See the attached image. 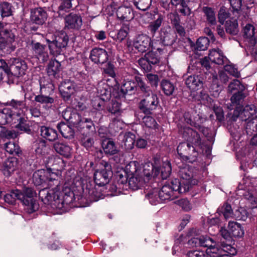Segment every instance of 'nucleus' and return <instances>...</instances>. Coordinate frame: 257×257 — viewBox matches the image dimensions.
Wrapping results in <instances>:
<instances>
[{"mask_svg": "<svg viewBox=\"0 0 257 257\" xmlns=\"http://www.w3.org/2000/svg\"><path fill=\"white\" fill-rule=\"evenodd\" d=\"M102 147L105 154L108 155L116 154L119 151L115 143L110 139L104 140L102 143Z\"/></svg>", "mask_w": 257, "mask_h": 257, "instance_id": "cd10ccee", "label": "nucleus"}, {"mask_svg": "<svg viewBox=\"0 0 257 257\" xmlns=\"http://www.w3.org/2000/svg\"><path fill=\"white\" fill-rule=\"evenodd\" d=\"M224 70L233 76L238 78L240 77V73L237 68L233 64L226 65L224 66Z\"/></svg>", "mask_w": 257, "mask_h": 257, "instance_id": "5fc2aeb1", "label": "nucleus"}, {"mask_svg": "<svg viewBox=\"0 0 257 257\" xmlns=\"http://www.w3.org/2000/svg\"><path fill=\"white\" fill-rule=\"evenodd\" d=\"M104 167L103 169L96 170L94 174V181L99 186L107 184L112 175L110 166L105 162Z\"/></svg>", "mask_w": 257, "mask_h": 257, "instance_id": "9d476101", "label": "nucleus"}, {"mask_svg": "<svg viewBox=\"0 0 257 257\" xmlns=\"http://www.w3.org/2000/svg\"><path fill=\"white\" fill-rule=\"evenodd\" d=\"M104 102L99 98H96L92 102V106L94 109L100 111L104 108Z\"/></svg>", "mask_w": 257, "mask_h": 257, "instance_id": "e2e57ef3", "label": "nucleus"}, {"mask_svg": "<svg viewBox=\"0 0 257 257\" xmlns=\"http://www.w3.org/2000/svg\"><path fill=\"white\" fill-rule=\"evenodd\" d=\"M35 193L32 188H25L23 191L16 189L5 195V201L11 204H13L16 199H18L24 205L28 207L30 212H34L39 208V205L34 199Z\"/></svg>", "mask_w": 257, "mask_h": 257, "instance_id": "7ed1b4c3", "label": "nucleus"}, {"mask_svg": "<svg viewBox=\"0 0 257 257\" xmlns=\"http://www.w3.org/2000/svg\"><path fill=\"white\" fill-rule=\"evenodd\" d=\"M244 89L245 88L244 86L242 85L240 81L237 79H235L231 82L228 87V91L231 93L233 92V91L235 90H236L237 92Z\"/></svg>", "mask_w": 257, "mask_h": 257, "instance_id": "3c124183", "label": "nucleus"}, {"mask_svg": "<svg viewBox=\"0 0 257 257\" xmlns=\"http://www.w3.org/2000/svg\"><path fill=\"white\" fill-rule=\"evenodd\" d=\"M57 127L65 138L70 139L74 136V131L68 125L64 122H60L57 124Z\"/></svg>", "mask_w": 257, "mask_h": 257, "instance_id": "72a5a7b5", "label": "nucleus"}, {"mask_svg": "<svg viewBox=\"0 0 257 257\" xmlns=\"http://www.w3.org/2000/svg\"><path fill=\"white\" fill-rule=\"evenodd\" d=\"M17 168V161L15 158L8 159L4 164L3 172L6 176H10Z\"/></svg>", "mask_w": 257, "mask_h": 257, "instance_id": "7c9ffc66", "label": "nucleus"}, {"mask_svg": "<svg viewBox=\"0 0 257 257\" xmlns=\"http://www.w3.org/2000/svg\"><path fill=\"white\" fill-rule=\"evenodd\" d=\"M161 86L163 92L167 95H172L175 89L174 84L166 80H163L162 81Z\"/></svg>", "mask_w": 257, "mask_h": 257, "instance_id": "37998d69", "label": "nucleus"}, {"mask_svg": "<svg viewBox=\"0 0 257 257\" xmlns=\"http://www.w3.org/2000/svg\"><path fill=\"white\" fill-rule=\"evenodd\" d=\"M27 69V65L24 60L17 58L12 60L10 73L16 77H20L25 74Z\"/></svg>", "mask_w": 257, "mask_h": 257, "instance_id": "4468645a", "label": "nucleus"}, {"mask_svg": "<svg viewBox=\"0 0 257 257\" xmlns=\"http://www.w3.org/2000/svg\"><path fill=\"white\" fill-rule=\"evenodd\" d=\"M219 213L223 214L225 219L233 217V213L230 205L225 204L218 209Z\"/></svg>", "mask_w": 257, "mask_h": 257, "instance_id": "79ce46f5", "label": "nucleus"}, {"mask_svg": "<svg viewBox=\"0 0 257 257\" xmlns=\"http://www.w3.org/2000/svg\"><path fill=\"white\" fill-rule=\"evenodd\" d=\"M40 132L41 136L49 141H54L57 138L56 131L51 127L42 126Z\"/></svg>", "mask_w": 257, "mask_h": 257, "instance_id": "473e14b6", "label": "nucleus"}, {"mask_svg": "<svg viewBox=\"0 0 257 257\" xmlns=\"http://www.w3.org/2000/svg\"><path fill=\"white\" fill-rule=\"evenodd\" d=\"M109 57L108 53L105 50L99 48L93 49L90 52V58L92 61L96 64L105 63Z\"/></svg>", "mask_w": 257, "mask_h": 257, "instance_id": "f3484780", "label": "nucleus"}, {"mask_svg": "<svg viewBox=\"0 0 257 257\" xmlns=\"http://www.w3.org/2000/svg\"><path fill=\"white\" fill-rule=\"evenodd\" d=\"M178 173L180 180L174 179L168 182L159 191L153 189L146 194V199L151 204L156 205L160 201H165L177 198L179 194L188 192L192 186L197 184V177L192 168L187 166L182 167Z\"/></svg>", "mask_w": 257, "mask_h": 257, "instance_id": "f257e3e1", "label": "nucleus"}, {"mask_svg": "<svg viewBox=\"0 0 257 257\" xmlns=\"http://www.w3.org/2000/svg\"><path fill=\"white\" fill-rule=\"evenodd\" d=\"M119 137L121 141L122 146H123L126 150H132L134 148L136 139L134 134L127 132L120 135Z\"/></svg>", "mask_w": 257, "mask_h": 257, "instance_id": "4be33fe9", "label": "nucleus"}, {"mask_svg": "<svg viewBox=\"0 0 257 257\" xmlns=\"http://www.w3.org/2000/svg\"><path fill=\"white\" fill-rule=\"evenodd\" d=\"M53 148L57 153L66 158H68L71 155V149L65 144L57 142L54 143Z\"/></svg>", "mask_w": 257, "mask_h": 257, "instance_id": "c85d7f7f", "label": "nucleus"}, {"mask_svg": "<svg viewBox=\"0 0 257 257\" xmlns=\"http://www.w3.org/2000/svg\"><path fill=\"white\" fill-rule=\"evenodd\" d=\"M226 32L232 35H236L238 32V23L235 19L231 18L226 21L225 24Z\"/></svg>", "mask_w": 257, "mask_h": 257, "instance_id": "c9c22d12", "label": "nucleus"}, {"mask_svg": "<svg viewBox=\"0 0 257 257\" xmlns=\"http://www.w3.org/2000/svg\"><path fill=\"white\" fill-rule=\"evenodd\" d=\"M252 115V114L249 113L248 111L247 112L244 113V108L240 113V117L242 118H243V116L245 117L246 133L249 136L253 135L250 143L252 145H257V116L250 119Z\"/></svg>", "mask_w": 257, "mask_h": 257, "instance_id": "0eeeda50", "label": "nucleus"}, {"mask_svg": "<svg viewBox=\"0 0 257 257\" xmlns=\"http://www.w3.org/2000/svg\"><path fill=\"white\" fill-rule=\"evenodd\" d=\"M203 11L205 14L207 22L211 25H215L216 24V19L214 10L209 7H204Z\"/></svg>", "mask_w": 257, "mask_h": 257, "instance_id": "a19ab883", "label": "nucleus"}, {"mask_svg": "<svg viewBox=\"0 0 257 257\" xmlns=\"http://www.w3.org/2000/svg\"><path fill=\"white\" fill-rule=\"evenodd\" d=\"M163 21L162 16H160L156 20L151 22L148 26V29L153 34H154L156 32L160 27Z\"/></svg>", "mask_w": 257, "mask_h": 257, "instance_id": "864d4df0", "label": "nucleus"}, {"mask_svg": "<svg viewBox=\"0 0 257 257\" xmlns=\"http://www.w3.org/2000/svg\"><path fill=\"white\" fill-rule=\"evenodd\" d=\"M159 104L157 95L150 91L144 94V98L141 100L139 107L146 114L151 113V111L155 109Z\"/></svg>", "mask_w": 257, "mask_h": 257, "instance_id": "6e6552de", "label": "nucleus"}, {"mask_svg": "<svg viewBox=\"0 0 257 257\" xmlns=\"http://www.w3.org/2000/svg\"><path fill=\"white\" fill-rule=\"evenodd\" d=\"M133 45L135 49L142 53L146 52L150 47L155 49L151 38L148 36L144 34L139 35L136 38Z\"/></svg>", "mask_w": 257, "mask_h": 257, "instance_id": "f8f14e48", "label": "nucleus"}, {"mask_svg": "<svg viewBox=\"0 0 257 257\" xmlns=\"http://www.w3.org/2000/svg\"><path fill=\"white\" fill-rule=\"evenodd\" d=\"M39 84L40 87V94L36 95L35 97V100L42 104L43 106H48L54 102V99L52 97L43 94V89L46 87V85H47V84H45L44 79H40Z\"/></svg>", "mask_w": 257, "mask_h": 257, "instance_id": "a211bd4d", "label": "nucleus"}, {"mask_svg": "<svg viewBox=\"0 0 257 257\" xmlns=\"http://www.w3.org/2000/svg\"><path fill=\"white\" fill-rule=\"evenodd\" d=\"M145 56L150 64H156L159 61L158 57L153 52H149Z\"/></svg>", "mask_w": 257, "mask_h": 257, "instance_id": "0e129e2a", "label": "nucleus"}, {"mask_svg": "<svg viewBox=\"0 0 257 257\" xmlns=\"http://www.w3.org/2000/svg\"><path fill=\"white\" fill-rule=\"evenodd\" d=\"M188 257H206L204 251L200 250H191L187 253Z\"/></svg>", "mask_w": 257, "mask_h": 257, "instance_id": "774afa93", "label": "nucleus"}, {"mask_svg": "<svg viewBox=\"0 0 257 257\" xmlns=\"http://www.w3.org/2000/svg\"><path fill=\"white\" fill-rule=\"evenodd\" d=\"M128 29L127 27L122 28L119 30L117 35V39L119 42H121L126 37L128 34Z\"/></svg>", "mask_w": 257, "mask_h": 257, "instance_id": "338daca9", "label": "nucleus"}, {"mask_svg": "<svg viewBox=\"0 0 257 257\" xmlns=\"http://www.w3.org/2000/svg\"><path fill=\"white\" fill-rule=\"evenodd\" d=\"M6 151L12 155H19L21 153L20 147L17 144L14 142H9L5 145Z\"/></svg>", "mask_w": 257, "mask_h": 257, "instance_id": "a18cd8bd", "label": "nucleus"}, {"mask_svg": "<svg viewBox=\"0 0 257 257\" xmlns=\"http://www.w3.org/2000/svg\"><path fill=\"white\" fill-rule=\"evenodd\" d=\"M120 109V104L116 101H112L110 105L108 107V110L111 113H116L118 112Z\"/></svg>", "mask_w": 257, "mask_h": 257, "instance_id": "052dcab7", "label": "nucleus"}, {"mask_svg": "<svg viewBox=\"0 0 257 257\" xmlns=\"http://www.w3.org/2000/svg\"><path fill=\"white\" fill-rule=\"evenodd\" d=\"M13 121L14 123H17L15 127L20 131L25 132L30 131L29 125L26 123V118L20 112H16Z\"/></svg>", "mask_w": 257, "mask_h": 257, "instance_id": "b1692460", "label": "nucleus"}, {"mask_svg": "<svg viewBox=\"0 0 257 257\" xmlns=\"http://www.w3.org/2000/svg\"><path fill=\"white\" fill-rule=\"evenodd\" d=\"M66 27L68 29L78 30L82 25L81 17L76 14H70L65 18Z\"/></svg>", "mask_w": 257, "mask_h": 257, "instance_id": "412c9836", "label": "nucleus"}, {"mask_svg": "<svg viewBox=\"0 0 257 257\" xmlns=\"http://www.w3.org/2000/svg\"><path fill=\"white\" fill-rule=\"evenodd\" d=\"M59 89L62 97L68 100L75 92L76 84L70 80H65L60 84Z\"/></svg>", "mask_w": 257, "mask_h": 257, "instance_id": "dca6fc26", "label": "nucleus"}, {"mask_svg": "<svg viewBox=\"0 0 257 257\" xmlns=\"http://www.w3.org/2000/svg\"><path fill=\"white\" fill-rule=\"evenodd\" d=\"M136 87L135 82L132 81L124 80L121 87V90L123 93L132 94Z\"/></svg>", "mask_w": 257, "mask_h": 257, "instance_id": "c03bdc74", "label": "nucleus"}, {"mask_svg": "<svg viewBox=\"0 0 257 257\" xmlns=\"http://www.w3.org/2000/svg\"><path fill=\"white\" fill-rule=\"evenodd\" d=\"M35 151L37 155L45 156L50 151V148L45 141L41 140L35 145Z\"/></svg>", "mask_w": 257, "mask_h": 257, "instance_id": "e433bc0d", "label": "nucleus"}, {"mask_svg": "<svg viewBox=\"0 0 257 257\" xmlns=\"http://www.w3.org/2000/svg\"><path fill=\"white\" fill-rule=\"evenodd\" d=\"M247 91L244 89L240 90L237 92H235L230 98V100L232 104L234 105H238L241 103L245 97L247 95Z\"/></svg>", "mask_w": 257, "mask_h": 257, "instance_id": "58836bf2", "label": "nucleus"}, {"mask_svg": "<svg viewBox=\"0 0 257 257\" xmlns=\"http://www.w3.org/2000/svg\"><path fill=\"white\" fill-rule=\"evenodd\" d=\"M31 47L33 54L40 62L44 63L48 60L49 56L45 45L32 42Z\"/></svg>", "mask_w": 257, "mask_h": 257, "instance_id": "2eb2a0df", "label": "nucleus"}, {"mask_svg": "<svg viewBox=\"0 0 257 257\" xmlns=\"http://www.w3.org/2000/svg\"><path fill=\"white\" fill-rule=\"evenodd\" d=\"M56 177V175L49 169L39 170L33 174V181L35 185H42L44 187L39 191V197L44 204H49L59 198V182Z\"/></svg>", "mask_w": 257, "mask_h": 257, "instance_id": "f03ea898", "label": "nucleus"}, {"mask_svg": "<svg viewBox=\"0 0 257 257\" xmlns=\"http://www.w3.org/2000/svg\"><path fill=\"white\" fill-rule=\"evenodd\" d=\"M180 132L183 134V136L185 138L188 136L189 142L193 144L196 148L198 147L200 150H203L204 145L202 142L197 132L193 130L189 127H186L183 130H180Z\"/></svg>", "mask_w": 257, "mask_h": 257, "instance_id": "ddd939ff", "label": "nucleus"}, {"mask_svg": "<svg viewBox=\"0 0 257 257\" xmlns=\"http://www.w3.org/2000/svg\"><path fill=\"white\" fill-rule=\"evenodd\" d=\"M176 203L185 211H189L191 209L189 201L186 199H181L176 201Z\"/></svg>", "mask_w": 257, "mask_h": 257, "instance_id": "13d9d810", "label": "nucleus"}, {"mask_svg": "<svg viewBox=\"0 0 257 257\" xmlns=\"http://www.w3.org/2000/svg\"><path fill=\"white\" fill-rule=\"evenodd\" d=\"M185 83L190 89L194 91L201 87L202 81L198 75H193L186 78Z\"/></svg>", "mask_w": 257, "mask_h": 257, "instance_id": "a878e982", "label": "nucleus"}, {"mask_svg": "<svg viewBox=\"0 0 257 257\" xmlns=\"http://www.w3.org/2000/svg\"><path fill=\"white\" fill-rule=\"evenodd\" d=\"M209 43L208 39L206 37L199 38L196 43V49L199 51H204L207 49Z\"/></svg>", "mask_w": 257, "mask_h": 257, "instance_id": "8fccbe9b", "label": "nucleus"}, {"mask_svg": "<svg viewBox=\"0 0 257 257\" xmlns=\"http://www.w3.org/2000/svg\"><path fill=\"white\" fill-rule=\"evenodd\" d=\"M7 105H9L18 110L17 112H20L23 115V109L27 107L25 101L12 99L7 102Z\"/></svg>", "mask_w": 257, "mask_h": 257, "instance_id": "4c0bfd02", "label": "nucleus"}, {"mask_svg": "<svg viewBox=\"0 0 257 257\" xmlns=\"http://www.w3.org/2000/svg\"><path fill=\"white\" fill-rule=\"evenodd\" d=\"M254 27L251 24H247L244 28L243 33L244 36L251 39V41L255 42L254 38Z\"/></svg>", "mask_w": 257, "mask_h": 257, "instance_id": "09e8293b", "label": "nucleus"}, {"mask_svg": "<svg viewBox=\"0 0 257 257\" xmlns=\"http://www.w3.org/2000/svg\"><path fill=\"white\" fill-rule=\"evenodd\" d=\"M104 72L108 76L113 78H115L116 76L114 71V67L113 65L111 64L110 63H108L106 65V67L104 68Z\"/></svg>", "mask_w": 257, "mask_h": 257, "instance_id": "680f3d73", "label": "nucleus"}, {"mask_svg": "<svg viewBox=\"0 0 257 257\" xmlns=\"http://www.w3.org/2000/svg\"><path fill=\"white\" fill-rule=\"evenodd\" d=\"M154 167L150 163H146L143 170H137L128 179V185L132 190H136L143 187L152 178Z\"/></svg>", "mask_w": 257, "mask_h": 257, "instance_id": "20e7f679", "label": "nucleus"}, {"mask_svg": "<svg viewBox=\"0 0 257 257\" xmlns=\"http://www.w3.org/2000/svg\"><path fill=\"white\" fill-rule=\"evenodd\" d=\"M47 17V13L41 8L31 11V21L37 24L42 25L46 21Z\"/></svg>", "mask_w": 257, "mask_h": 257, "instance_id": "aec40b11", "label": "nucleus"}, {"mask_svg": "<svg viewBox=\"0 0 257 257\" xmlns=\"http://www.w3.org/2000/svg\"><path fill=\"white\" fill-rule=\"evenodd\" d=\"M93 123L90 118H83L81 119L78 126L82 128H86L88 130H90L93 126Z\"/></svg>", "mask_w": 257, "mask_h": 257, "instance_id": "bf43d9fd", "label": "nucleus"}, {"mask_svg": "<svg viewBox=\"0 0 257 257\" xmlns=\"http://www.w3.org/2000/svg\"><path fill=\"white\" fill-rule=\"evenodd\" d=\"M101 194L93 187H88L83 190V195L80 199V203L83 204V206H89L94 201H97L101 198Z\"/></svg>", "mask_w": 257, "mask_h": 257, "instance_id": "1a4fd4ad", "label": "nucleus"}, {"mask_svg": "<svg viewBox=\"0 0 257 257\" xmlns=\"http://www.w3.org/2000/svg\"><path fill=\"white\" fill-rule=\"evenodd\" d=\"M3 29L4 25L0 22V48L2 49L11 48L15 41V35L11 30Z\"/></svg>", "mask_w": 257, "mask_h": 257, "instance_id": "9b49d317", "label": "nucleus"}, {"mask_svg": "<svg viewBox=\"0 0 257 257\" xmlns=\"http://www.w3.org/2000/svg\"><path fill=\"white\" fill-rule=\"evenodd\" d=\"M231 235L234 237H240L243 236L244 231L240 224L234 221H229L228 225Z\"/></svg>", "mask_w": 257, "mask_h": 257, "instance_id": "2f4dec72", "label": "nucleus"}, {"mask_svg": "<svg viewBox=\"0 0 257 257\" xmlns=\"http://www.w3.org/2000/svg\"><path fill=\"white\" fill-rule=\"evenodd\" d=\"M12 6L8 2H3L0 4V11L2 17H9L12 15Z\"/></svg>", "mask_w": 257, "mask_h": 257, "instance_id": "49530a36", "label": "nucleus"}, {"mask_svg": "<svg viewBox=\"0 0 257 257\" xmlns=\"http://www.w3.org/2000/svg\"><path fill=\"white\" fill-rule=\"evenodd\" d=\"M229 17V13H227L226 10L224 8H221L218 15L219 22L222 25L226 20L231 19Z\"/></svg>", "mask_w": 257, "mask_h": 257, "instance_id": "4d7b16f0", "label": "nucleus"}, {"mask_svg": "<svg viewBox=\"0 0 257 257\" xmlns=\"http://www.w3.org/2000/svg\"><path fill=\"white\" fill-rule=\"evenodd\" d=\"M178 154L182 157H186L187 159L189 156H192L193 157L197 156V153L195 151L194 146H191L189 143H180L177 149Z\"/></svg>", "mask_w": 257, "mask_h": 257, "instance_id": "6ab92c4d", "label": "nucleus"}, {"mask_svg": "<svg viewBox=\"0 0 257 257\" xmlns=\"http://www.w3.org/2000/svg\"><path fill=\"white\" fill-rule=\"evenodd\" d=\"M46 40L50 53L54 56H57L61 53L62 49L67 46L69 38L67 34L61 31L56 32L54 36L50 33L47 34Z\"/></svg>", "mask_w": 257, "mask_h": 257, "instance_id": "423d86ee", "label": "nucleus"}, {"mask_svg": "<svg viewBox=\"0 0 257 257\" xmlns=\"http://www.w3.org/2000/svg\"><path fill=\"white\" fill-rule=\"evenodd\" d=\"M142 124L144 126L151 130L158 128V124L155 119L150 115H146L143 117Z\"/></svg>", "mask_w": 257, "mask_h": 257, "instance_id": "ea45409f", "label": "nucleus"}, {"mask_svg": "<svg viewBox=\"0 0 257 257\" xmlns=\"http://www.w3.org/2000/svg\"><path fill=\"white\" fill-rule=\"evenodd\" d=\"M134 2L138 9L145 11L150 7L152 0H134Z\"/></svg>", "mask_w": 257, "mask_h": 257, "instance_id": "de8ad7c7", "label": "nucleus"}, {"mask_svg": "<svg viewBox=\"0 0 257 257\" xmlns=\"http://www.w3.org/2000/svg\"><path fill=\"white\" fill-rule=\"evenodd\" d=\"M61 64L56 60H52L49 63L47 67V73L49 76L55 77L60 71Z\"/></svg>", "mask_w": 257, "mask_h": 257, "instance_id": "f704fd0d", "label": "nucleus"}, {"mask_svg": "<svg viewBox=\"0 0 257 257\" xmlns=\"http://www.w3.org/2000/svg\"><path fill=\"white\" fill-rule=\"evenodd\" d=\"M153 166L154 167V173L152 174V176L153 175L154 177H156L159 175L160 170L161 176L163 179H167L171 174L172 169L171 164L169 162H163L161 169L154 165H153Z\"/></svg>", "mask_w": 257, "mask_h": 257, "instance_id": "5701e85b", "label": "nucleus"}, {"mask_svg": "<svg viewBox=\"0 0 257 257\" xmlns=\"http://www.w3.org/2000/svg\"><path fill=\"white\" fill-rule=\"evenodd\" d=\"M116 15L118 19L123 21H128L134 18V14L132 9L127 7H119L116 11Z\"/></svg>", "mask_w": 257, "mask_h": 257, "instance_id": "393cba45", "label": "nucleus"}, {"mask_svg": "<svg viewBox=\"0 0 257 257\" xmlns=\"http://www.w3.org/2000/svg\"><path fill=\"white\" fill-rule=\"evenodd\" d=\"M188 243L192 246H201L207 247L206 253L211 257H218L225 252V248L215 247L213 239L207 235L194 237L188 240Z\"/></svg>", "mask_w": 257, "mask_h": 257, "instance_id": "39448f33", "label": "nucleus"}, {"mask_svg": "<svg viewBox=\"0 0 257 257\" xmlns=\"http://www.w3.org/2000/svg\"><path fill=\"white\" fill-rule=\"evenodd\" d=\"M247 212L243 208L240 207L233 213V218L240 220H245L247 218Z\"/></svg>", "mask_w": 257, "mask_h": 257, "instance_id": "603ef678", "label": "nucleus"}, {"mask_svg": "<svg viewBox=\"0 0 257 257\" xmlns=\"http://www.w3.org/2000/svg\"><path fill=\"white\" fill-rule=\"evenodd\" d=\"M15 113L9 108H5L0 110V125H5L13 121Z\"/></svg>", "mask_w": 257, "mask_h": 257, "instance_id": "c756f323", "label": "nucleus"}, {"mask_svg": "<svg viewBox=\"0 0 257 257\" xmlns=\"http://www.w3.org/2000/svg\"><path fill=\"white\" fill-rule=\"evenodd\" d=\"M208 57L211 62L218 65L223 64L225 59L222 52L218 48L210 50Z\"/></svg>", "mask_w": 257, "mask_h": 257, "instance_id": "bb28decb", "label": "nucleus"}, {"mask_svg": "<svg viewBox=\"0 0 257 257\" xmlns=\"http://www.w3.org/2000/svg\"><path fill=\"white\" fill-rule=\"evenodd\" d=\"M140 65L145 70L149 71L151 69V65L148 61L146 56L140 59L138 61Z\"/></svg>", "mask_w": 257, "mask_h": 257, "instance_id": "69168bd1", "label": "nucleus"}, {"mask_svg": "<svg viewBox=\"0 0 257 257\" xmlns=\"http://www.w3.org/2000/svg\"><path fill=\"white\" fill-rule=\"evenodd\" d=\"M135 80L137 83L138 86L141 89V91L144 93V94L151 91L149 87L146 86L145 82L143 80L141 77L136 76Z\"/></svg>", "mask_w": 257, "mask_h": 257, "instance_id": "6e6d98bb", "label": "nucleus"}]
</instances>
